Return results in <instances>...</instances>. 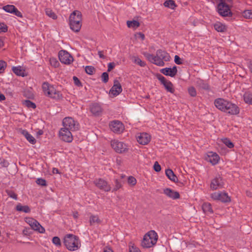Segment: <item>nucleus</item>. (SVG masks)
Segmentation results:
<instances>
[{
    "mask_svg": "<svg viewBox=\"0 0 252 252\" xmlns=\"http://www.w3.org/2000/svg\"><path fill=\"white\" fill-rule=\"evenodd\" d=\"M223 185L222 178L220 175H218L212 180L210 188L212 190H216L222 188Z\"/></svg>",
    "mask_w": 252,
    "mask_h": 252,
    "instance_id": "obj_17",
    "label": "nucleus"
},
{
    "mask_svg": "<svg viewBox=\"0 0 252 252\" xmlns=\"http://www.w3.org/2000/svg\"><path fill=\"white\" fill-rule=\"evenodd\" d=\"M45 13L48 17L52 18L53 19L55 20L57 18V16L56 15V14L49 8H47L45 9Z\"/></svg>",
    "mask_w": 252,
    "mask_h": 252,
    "instance_id": "obj_38",
    "label": "nucleus"
},
{
    "mask_svg": "<svg viewBox=\"0 0 252 252\" xmlns=\"http://www.w3.org/2000/svg\"><path fill=\"white\" fill-rule=\"evenodd\" d=\"M221 141L222 143L229 148H232L234 147L233 143L229 139L224 138L221 139Z\"/></svg>",
    "mask_w": 252,
    "mask_h": 252,
    "instance_id": "obj_39",
    "label": "nucleus"
},
{
    "mask_svg": "<svg viewBox=\"0 0 252 252\" xmlns=\"http://www.w3.org/2000/svg\"><path fill=\"white\" fill-rule=\"evenodd\" d=\"M14 11H13L14 14H15V15L17 16L22 18L23 17L22 13L19 11L16 7L15 8V10H14Z\"/></svg>",
    "mask_w": 252,
    "mask_h": 252,
    "instance_id": "obj_57",
    "label": "nucleus"
},
{
    "mask_svg": "<svg viewBox=\"0 0 252 252\" xmlns=\"http://www.w3.org/2000/svg\"><path fill=\"white\" fill-rule=\"evenodd\" d=\"M5 99V97L2 94L0 93V101L4 100Z\"/></svg>",
    "mask_w": 252,
    "mask_h": 252,
    "instance_id": "obj_63",
    "label": "nucleus"
},
{
    "mask_svg": "<svg viewBox=\"0 0 252 252\" xmlns=\"http://www.w3.org/2000/svg\"><path fill=\"white\" fill-rule=\"evenodd\" d=\"M157 77L167 92L172 94L174 92L175 90L173 87V85L170 81L166 80V79L160 74H158Z\"/></svg>",
    "mask_w": 252,
    "mask_h": 252,
    "instance_id": "obj_16",
    "label": "nucleus"
},
{
    "mask_svg": "<svg viewBox=\"0 0 252 252\" xmlns=\"http://www.w3.org/2000/svg\"><path fill=\"white\" fill-rule=\"evenodd\" d=\"M137 142L141 145H147L151 141V137L147 133H140L137 136Z\"/></svg>",
    "mask_w": 252,
    "mask_h": 252,
    "instance_id": "obj_19",
    "label": "nucleus"
},
{
    "mask_svg": "<svg viewBox=\"0 0 252 252\" xmlns=\"http://www.w3.org/2000/svg\"><path fill=\"white\" fill-rule=\"evenodd\" d=\"M134 37L136 40L140 39L142 41H143L145 38V35L144 33L141 32H137L134 33Z\"/></svg>",
    "mask_w": 252,
    "mask_h": 252,
    "instance_id": "obj_43",
    "label": "nucleus"
},
{
    "mask_svg": "<svg viewBox=\"0 0 252 252\" xmlns=\"http://www.w3.org/2000/svg\"><path fill=\"white\" fill-rule=\"evenodd\" d=\"M154 169L155 171L158 172L161 170L160 165L159 164L158 161H156L154 164Z\"/></svg>",
    "mask_w": 252,
    "mask_h": 252,
    "instance_id": "obj_53",
    "label": "nucleus"
},
{
    "mask_svg": "<svg viewBox=\"0 0 252 252\" xmlns=\"http://www.w3.org/2000/svg\"><path fill=\"white\" fill-rule=\"evenodd\" d=\"M228 102V101L223 98H219L215 100L214 104L219 110L223 112Z\"/></svg>",
    "mask_w": 252,
    "mask_h": 252,
    "instance_id": "obj_20",
    "label": "nucleus"
},
{
    "mask_svg": "<svg viewBox=\"0 0 252 252\" xmlns=\"http://www.w3.org/2000/svg\"><path fill=\"white\" fill-rule=\"evenodd\" d=\"M110 144L112 149L117 153H126L128 151V145L124 142L113 139L111 141Z\"/></svg>",
    "mask_w": 252,
    "mask_h": 252,
    "instance_id": "obj_6",
    "label": "nucleus"
},
{
    "mask_svg": "<svg viewBox=\"0 0 252 252\" xmlns=\"http://www.w3.org/2000/svg\"><path fill=\"white\" fill-rule=\"evenodd\" d=\"M23 104L28 108L34 109L36 108V105L34 103L29 100H26L23 101Z\"/></svg>",
    "mask_w": 252,
    "mask_h": 252,
    "instance_id": "obj_40",
    "label": "nucleus"
},
{
    "mask_svg": "<svg viewBox=\"0 0 252 252\" xmlns=\"http://www.w3.org/2000/svg\"><path fill=\"white\" fill-rule=\"evenodd\" d=\"M101 79L103 82L106 83L109 79V75L107 72H103L101 75Z\"/></svg>",
    "mask_w": 252,
    "mask_h": 252,
    "instance_id": "obj_50",
    "label": "nucleus"
},
{
    "mask_svg": "<svg viewBox=\"0 0 252 252\" xmlns=\"http://www.w3.org/2000/svg\"><path fill=\"white\" fill-rule=\"evenodd\" d=\"M90 111L93 115L98 116L101 114L102 109L98 103H94L90 106Z\"/></svg>",
    "mask_w": 252,
    "mask_h": 252,
    "instance_id": "obj_24",
    "label": "nucleus"
},
{
    "mask_svg": "<svg viewBox=\"0 0 252 252\" xmlns=\"http://www.w3.org/2000/svg\"><path fill=\"white\" fill-rule=\"evenodd\" d=\"M223 112L230 115H237L240 113V109L236 104L228 101Z\"/></svg>",
    "mask_w": 252,
    "mask_h": 252,
    "instance_id": "obj_13",
    "label": "nucleus"
},
{
    "mask_svg": "<svg viewBox=\"0 0 252 252\" xmlns=\"http://www.w3.org/2000/svg\"><path fill=\"white\" fill-rule=\"evenodd\" d=\"M110 130L115 133H121L125 129L124 125L120 121L115 120L111 122L109 125Z\"/></svg>",
    "mask_w": 252,
    "mask_h": 252,
    "instance_id": "obj_12",
    "label": "nucleus"
},
{
    "mask_svg": "<svg viewBox=\"0 0 252 252\" xmlns=\"http://www.w3.org/2000/svg\"><path fill=\"white\" fill-rule=\"evenodd\" d=\"M7 65L6 63L2 60H0V73L3 72Z\"/></svg>",
    "mask_w": 252,
    "mask_h": 252,
    "instance_id": "obj_47",
    "label": "nucleus"
},
{
    "mask_svg": "<svg viewBox=\"0 0 252 252\" xmlns=\"http://www.w3.org/2000/svg\"><path fill=\"white\" fill-rule=\"evenodd\" d=\"M188 92H189V95L191 96L194 97L196 95V90L192 87H190L188 89Z\"/></svg>",
    "mask_w": 252,
    "mask_h": 252,
    "instance_id": "obj_49",
    "label": "nucleus"
},
{
    "mask_svg": "<svg viewBox=\"0 0 252 252\" xmlns=\"http://www.w3.org/2000/svg\"><path fill=\"white\" fill-rule=\"evenodd\" d=\"M21 133L25 137L26 139L32 144H34L36 143V139L33 136L30 134L27 130H22Z\"/></svg>",
    "mask_w": 252,
    "mask_h": 252,
    "instance_id": "obj_29",
    "label": "nucleus"
},
{
    "mask_svg": "<svg viewBox=\"0 0 252 252\" xmlns=\"http://www.w3.org/2000/svg\"><path fill=\"white\" fill-rule=\"evenodd\" d=\"M145 56L151 63L159 66L164 65V62L169 61L170 59L169 55L165 51L161 50H158L156 52V56L150 54H145Z\"/></svg>",
    "mask_w": 252,
    "mask_h": 252,
    "instance_id": "obj_1",
    "label": "nucleus"
},
{
    "mask_svg": "<svg viewBox=\"0 0 252 252\" xmlns=\"http://www.w3.org/2000/svg\"><path fill=\"white\" fill-rule=\"evenodd\" d=\"M115 186L113 189V191H116L122 187L121 184L117 180L115 181Z\"/></svg>",
    "mask_w": 252,
    "mask_h": 252,
    "instance_id": "obj_54",
    "label": "nucleus"
},
{
    "mask_svg": "<svg viewBox=\"0 0 252 252\" xmlns=\"http://www.w3.org/2000/svg\"><path fill=\"white\" fill-rule=\"evenodd\" d=\"M132 59L134 63L139 65L141 67L145 66L146 64L145 62L142 61L138 57L133 56L132 57Z\"/></svg>",
    "mask_w": 252,
    "mask_h": 252,
    "instance_id": "obj_36",
    "label": "nucleus"
},
{
    "mask_svg": "<svg viewBox=\"0 0 252 252\" xmlns=\"http://www.w3.org/2000/svg\"><path fill=\"white\" fill-rule=\"evenodd\" d=\"M102 222L101 220L97 215H91L89 218V223L90 225L94 224H100Z\"/></svg>",
    "mask_w": 252,
    "mask_h": 252,
    "instance_id": "obj_28",
    "label": "nucleus"
},
{
    "mask_svg": "<svg viewBox=\"0 0 252 252\" xmlns=\"http://www.w3.org/2000/svg\"><path fill=\"white\" fill-rule=\"evenodd\" d=\"M15 6L13 5H7L3 7V9L6 12L13 13Z\"/></svg>",
    "mask_w": 252,
    "mask_h": 252,
    "instance_id": "obj_41",
    "label": "nucleus"
},
{
    "mask_svg": "<svg viewBox=\"0 0 252 252\" xmlns=\"http://www.w3.org/2000/svg\"><path fill=\"white\" fill-rule=\"evenodd\" d=\"M94 71V68L92 66H87L85 67V71L86 72L90 75H92Z\"/></svg>",
    "mask_w": 252,
    "mask_h": 252,
    "instance_id": "obj_45",
    "label": "nucleus"
},
{
    "mask_svg": "<svg viewBox=\"0 0 252 252\" xmlns=\"http://www.w3.org/2000/svg\"><path fill=\"white\" fill-rule=\"evenodd\" d=\"M203 212L207 214H212L213 211L210 203H205L202 206Z\"/></svg>",
    "mask_w": 252,
    "mask_h": 252,
    "instance_id": "obj_31",
    "label": "nucleus"
},
{
    "mask_svg": "<svg viewBox=\"0 0 252 252\" xmlns=\"http://www.w3.org/2000/svg\"><path fill=\"white\" fill-rule=\"evenodd\" d=\"M98 55L99 57L100 58H102V59H104L105 58V56H104V55L103 54V53L102 51H98Z\"/></svg>",
    "mask_w": 252,
    "mask_h": 252,
    "instance_id": "obj_61",
    "label": "nucleus"
},
{
    "mask_svg": "<svg viewBox=\"0 0 252 252\" xmlns=\"http://www.w3.org/2000/svg\"><path fill=\"white\" fill-rule=\"evenodd\" d=\"M164 6L165 7L174 10L177 7L175 1L173 0H168L165 1L163 3Z\"/></svg>",
    "mask_w": 252,
    "mask_h": 252,
    "instance_id": "obj_33",
    "label": "nucleus"
},
{
    "mask_svg": "<svg viewBox=\"0 0 252 252\" xmlns=\"http://www.w3.org/2000/svg\"><path fill=\"white\" fill-rule=\"evenodd\" d=\"M52 173L53 174H60L61 173L59 172V170L56 168H53L52 169Z\"/></svg>",
    "mask_w": 252,
    "mask_h": 252,
    "instance_id": "obj_60",
    "label": "nucleus"
},
{
    "mask_svg": "<svg viewBox=\"0 0 252 252\" xmlns=\"http://www.w3.org/2000/svg\"><path fill=\"white\" fill-rule=\"evenodd\" d=\"M52 242L56 246H61V245L60 239L57 236L53 238Z\"/></svg>",
    "mask_w": 252,
    "mask_h": 252,
    "instance_id": "obj_46",
    "label": "nucleus"
},
{
    "mask_svg": "<svg viewBox=\"0 0 252 252\" xmlns=\"http://www.w3.org/2000/svg\"><path fill=\"white\" fill-rule=\"evenodd\" d=\"M211 197L214 200L220 201L222 203L231 202V197L224 191L215 192L211 194Z\"/></svg>",
    "mask_w": 252,
    "mask_h": 252,
    "instance_id": "obj_8",
    "label": "nucleus"
},
{
    "mask_svg": "<svg viewBox=\"0 0 252 252\" xmlns=\"http://www.w3.org/2000/svg\"><path fill=\"white\" fill-rule=\"evenodd\" d=\"M244 100L246 103L252 105V94L246 93L244 94Z\"/></svg>",
    "mask_w": 252,
    "mask_h": 252,
    "instance_id": "obj_34",
    "label": "nucleus"
},
{
    "mask_svg": "<svg viewBox=\"0 0 252 252\" xmlns=\"http://www.w3.org/2000/svg\"><path fill=\"white\" fill-rule=\"evenodd\" d=\"M129 252H141L140 250L135 246H132L129 248Z\"/></svg>",
    "mask_w": 252,
    "mask_h": 252,
    "instance_id": "obj_52",
    "label": "nucleus"
},
{
    "mask_svg": "<svg viewBox=\"0 0 252 252\" xmlns=\"http://www.w3.org/2000/svg\"><path fill=\"white\" fill-rule=\"evenodd\" d=\"M231 0H218V12L220 15L226 17L231 15L229 4Z\"/></svg>",
    "mask_w": 252,
    "mask_h": 252,
    "instance_id": "obj_5",
    "label": "nucleus"
},
{
    "mask_svg": "<svg viewBox=\"0 0 252 252\" xmlns=\"http://www.w3.org/2000/svg\"><path fill=\"white\" fill-rule=\"evenodd\" d=\"M59 58L60 62L66 65L71 64L74 59L72 56L67 51L62 50L59 52Z\"/></svg>",
    "mask_w": 252,
    "mask_h": 252,
    "instance_id": "obj_9",
    "label": "nucleus"
},
{
    "mask_svg": "<svg viewBox=\"0 0 252 252\" xmlns=\"http://www.w3.org/2000/svg\"><path fill=\"white\" fill-rule=\"evenodd\" d=\"M174 62L177 64H181L183 63L181 59L178 55L175 56Z\"/></svg>",
    "mask_w": 252,
    "mask_h": 252,
    "instance_id": "obj_55",
    "label": "nucleus"
},
{
    "mask_svg": "<svg viewBox=\"0 0 252 252\" xmlns=\"http://www.w3.org/2000/svg\"><path fill=\"white\" fill-rule=\"evenodd\" d=\"M79 216V214L77 212H74L73 213V217L75 219H77Z\"/></svg>",
    "mask_w": 252,
    "mask_h": 252,
    "instance_id": "obj_62",
    "label": "nucleus"
},
{
    "mask_svg": "<svg viewBox=\"0 0 252 252\" xmlns=\"http://www.w3.org/2000/svg\"><path fill=\"white\" fill-rule=\"evenodd\" d=\"M25 220L34 231L41 234L45 233V228L36 220L32 218L27 217L25 218Z\"/></svg>",
    "mask_w": 252,
    "mask_h": 252,
    "instance_id": "obj_7",
    "label": "nucleus"
},
{
    "mask_svg": "<svg viewBox=\"0 0 252 252\" xmlns=\"http://www.w3.org/2000/svg\"><path fill=\"white\" fill-rule=\"evenodd\" d=\"M158 235L154 230H150L143 236L141 245L143 248H150L155 246L158 241Z\"/></svg>",
    "mask_w": 252,
    "mask_h": 252,
    "instance_id": "obj_4",
    "label": "nucleus"
},
{
    "mask_svg": "<svg viewBox=\"0 0 252 252\" xmlns=\"http://www.w3.org/2000/svg\"><path fill=\"white\" fill-rule=\"evenodd\" d=\"M73 80L75 85L80 87L82 86L81 83L78 78L76 76H73Z\"/></svg>",
    "mask_w": 252,
    "mask_h": 252,
    "instance_id": "obj_56",
    "label": "nucleus"
},
{
    "mask_svg": "<svg viewBox=\"0 0 252 252\" xmlns=\"http://www.w3.org/2000/svg\"><path fill=\"white\" fill-rule=\"evenodd\" d=\"M82 14L78 10L74 11L69 16V26L74 32H79L82 27Z\"/></svg>",
    "mask_w": 252,
    "mask_h": 252,
    "instance_id": "obj_3",
    "label": "nucleus"
},
{
    "mask_svg": "<svg viewBox=\"0 0 252 252\" xmlns=\"http://www.w3.org/2000/svg\"><path fill=\"white\" fill-rule=\"evenodd\" d=\"M242 15L245 19H252V9H247L244 10L242 13Z\"/></svg>",
    "mask_w": 252,
    "mask_h": 252,
    "instance_id": "obj_37",
    "label": "nucleus"
},
{
    "mask_svg": "<svg viewBox=\"0 0 252 252\" xmlns=\"http://www.w3.org/2000/svg\"><path fill=\"white\" fill-rule=\"evenodd\" d=\"M7 26L3 23H0V33L1 32H5L7 31Z\"/></svg>",
    "mask_w": 252,
    "mask_h": 252,
    "instance_id": "obj_48",
    "label": "nucleus"
},
{
    "mask_svg": "<svg viewBox=\"0 0 252 252\" xmlns=\"http://www.w3.org/2000/svg\"><path fill=\"white\" fill-rule=\"evenodd\" d=\"M160 72L165 75L173 77L177 74V69L176 66H174L172 68L166 67L161 69Z\"/></svg>",
    "mask_w": 252,
    "mask_h": 252,
    "instance_id": "obj_22",
    "label": "nucleus"
},
{
    "mask_svg": "<svg viewBox=\"0 0 252 252\" xmlns=\"http://www.w3.org/2000/svg\"><path fill=\"white\" fill-rule=\"evenodd\" d=\"M63 127L72 131L78 128V124L71 117L64 118L62 122Z\"/></svg>",
    "mask_w": 252,
    "mask_h": 252,
    "instance_id": "obj_10",
    "label": "nucleus"
},
{
    "mask_svg": "<svg viewBox=\"0 0 252 252\" xmlns=\"http://www.w3.org/2000/svg\"><path fill=\"white\" fill-rule=\"evenodd\" d=\"M214 28L218 32H225L227 31L226 26L219 22L214 24Z\"/></svg>",
    "mask_w": 252,
    "mask_h": 252,
    "instance_id": "obj_26",
    "label": "nucleus"
},
{
    "mask_svg": "<svg viewBox=\"0 0 252 252\" xmlns=\"http://www.w3.org/2000/svg\"><path fill=\"white\" fill-rule=\"evenodd\" d=\"M16 210L19 212H23L25 213H29L30 212V209L27 205L23 206L19 204L16 206Z\"/></svg>",
    "mask_w": 252,
    "mask_h": 252,
    "instance_id": "obj_35",
    "label": "nucleus"
},
{
    "mask_svg": "<svg viewBox=\"0 0 252 252\" xmlns=\"http://www.w3.org/2000/svg\"><path fill=\"white\" fill-rule=\"evenodd\" d=\"M122 87L119 82L117 80L114 81V84L109 91V94L111 97H115L118 95L122 92Z\"/></svg>",
    "mask_w": 252,
    "mask_h": 252,
    "instance_id": "obj_14",
    "label": "nucleus"
},
{
    "mask_svg": "<svg viewBox=\"0 0 252 252\" xmlns=\"http://www.w3.org/2000/svg\"><path fill=\"white\" fill-rule=\"evenodd\" d=\"M127 182L130 186H134L136 184V180L134 177L130 176L128 178Z\"/></svg>",
    "mask_w": 252,
    "mask_h": 252,
    "instance_id": "obj_44",
    "label": "nucleus"
},
{
    "mask_svg": "<svg viewBox=\"0 0 252 252\" xmlns=\"http://www.w3.org/2000/svg\"><path fill=\"white\" fill-rule=\"evenodd\" d=\"M71 131H72L70 130L62 127L59 132L60 139L65 142H71L73 140V136Z\"/></svg>",
    "mask_w": 252,
    "mask_h": 252,
    "instance_id": "obj_11",
    "label": "nucleus"
},
{
    "mask_svg": "<svg viewBox=\"0 0 252 252\" xmlns=\"http://www.w3.org/2000/svg\"><path fill=\"white\" fill-rule=\"evenodd\" d=\"M249 68L250 69L251 72L252 73V62H251L250 63V64L249 65Z\"/></svg>",
    "mask_w": 252,
    "mask_h": 252,
    "instance_id": "obj_64",
    "label": "nucleus"
},
{
    "mask_svg": "<svg viewBox=\"0 0 252 252\" xmlns=\"http://www.w3.org/2000/svg\"><path fill=\"white\" fill-rule=\"evenodd\" d=\"M205 159L212 165H215L219 163L220 157L219 155L215 152H209L205 156Z\"/></svg>",
    "mask_w": 252,
    "mask_h": 252,
    "instance_id": "obj_15",
    "label": "nucleus"
},
{
    "mask_svg": "<svg viewBox=\"0 0 252 252\" xmlns=\"http://www.w3.org/2000/svg\"><path fill=\"white\" fill-rule=\"evenodd\" d=\"M50 63L54 67H58L60 65V63L55 58H51L50 59Z\"/></svg>",
    "mask_w": 252,
    "mask_h": 252,
    "instance_id": "obj_42",
    "label": "nucleus"
},
{
    "mask_svg": "<svg viewBox=\"0 0 252 252\" xmlns=\"http://www.w3.org/2000/svg\"><path fill=\"white\" fill-rule=\"evenodd\" d=\"M163 193L167 196L173 199H176L180 198V194L178 192L172 190L169 188L164 189Z\"/></svg>",
    "mask_w": 252,
    "mask_h": 252,
    "instance_id": "obj_23",
    "label": "nucleus"
},
{
    "mask_svg": "<svg viewBox=\"0 0 252 252\" xmlns=\"http://www.w3.org/2000/svg\"><path fill=\"white\" fill-rule=\"evenodd\" d=\"M63 243L65 247L69 251H76L81 247L79 238L73 234H67L64 236Z\"/></svg>",
    "mask_w": 252,
    "mask_h": 252,
    "instance_id": "obj_2",
    "label": "nucleus"
},
{
    "mask_svg": "<svg viewBox=\"0 0 252 252\" xmlns=\"http://www.w3.org/2000/svg\"><path fill=\"white\" fill-rule=\"evenodd\" d=\"M54 87L53 85L49 84L48 83L44 82L42 84V89L44 93L47 96L48 94L51 91V88Z\"/></svg>",
    "mask_w": 252,
    "mask_h": 252,
    "instance_id": "obj_32",
    "label": "nucleus"
},
{
    "mask_svg": "<svg viewBox=\"0 0 252 252\" xmlns=\"http://www.w3.org/2000/svg\"><path fill=\"white\" fill-rule=\"evenodd\" d=\"M13 72L17 76L24 77L26 76L25 69L21 66H13L12 67Z\"/></svg>",
    "mask_w": 252,
    "mask_h": 252,
    "instance_id": "obj_25",
    "label": "nucleus"
},
{
    "mask_svg": "<svg viewBox=\"0 0 252 252\" xmlns=\"http://www.w3.org/2000/svg\"><path fill=\"white\" fill-rule=\"evenodd\" d=\"M165 174L168 178L175 182L177 183L178 182V179L175 174L174 173L173 171L170 169H167L165 170Z\"/></svg>",
    "mask_w": 252,
    "mask_h": 252,
    "instance_id": "obj_30",
    "label": "nucleus"
},
{
    "mask_svg": "<svg viewBox=\"0 0 252 252\" xmlns=\"http://www.w3.org/2000/svg\"><path fill=\"white\" fill-rule=\"evenodd\" d=\"M115 66L114 63H110L108 64V71H110Z\"/></svg>",
    "mask_w": 252,
    "mask_h": 252,
    "instance_id": "obj_58",
    "label": "nucleus"
},
{
    "mask_svg": "<svg viewBox=\"0 0 252 252\" xmlns=\"http://www.w3.org/2000/svg\"><path fill=\"white\" fill-rule=\"evenodd\" d=\"M47 96L57 100H61L63 98L61 93L57 90L55 87L51 88V91L48 94Z\"/></svg>",
    "mask_w": 252,
    "mask_h": 252,
    "instance_id": "obj_21",
    "label": "nucleus"
},
{
    "mask_svg": "<svg viewBox=\"0 0 252 252\" xmlns=\"http://www.w3.org/2000/svg\"><path fill=\"white\" fill-rule=\"evenodd\" d=\"M36 182L38 185H41L42 186H46V182L44 179L41 178L37 179Z\"/></svg>",
    "mask_w": 252,
    "mask_h": 252,
    "instance_id": "obj_51",
    "label": "nucleus"
},
{
    "mask_svg": "<svg viewBox=\"0 0 252 252\" xmlns=\"http://www.w3.org/2000/svg\"><path fill=\"white\" fill-rule=\"evenodd\" d=\"M140 25L139 22L136 20H128L126 21V25L127 27L134 31L138 28Z\"/></svg>",
    "mask_w": 252,
    "mask_h": 252,
    "instance_id": "obj_27",
    "label": "nucleus"
},
{
    "mask_svg": "<svg viewBox=\"0 0 252 252\" xmlns=\"http://www.w3.org/2000/svg\"><path fill=\"white\" fill-rule=\"evenodd\" d=\"M103 252H114L110 247H105Z\"/></svg>",
    "mask_w": 252,
    "mask_h": 252,
    "instance_id": "obj_59",
    "label": "nucleus"
},
{
    "mask_svg": "<svg viewBox=\"0 0 252 252\" xmlns=\"http://www.w3.org/2000/svg\"><path fill=\"white\" fill-rule=\"evenodd\" d=\"M94 184L99 189L105 191H109L111 189V186L107 182L102 179H96L94 181Z\"/></svg>",
    "mask_w": 252,
    "mask_h": 252,
    "instance_id": "obj_18",
    "label": "nucleus"
}]
</instances>
